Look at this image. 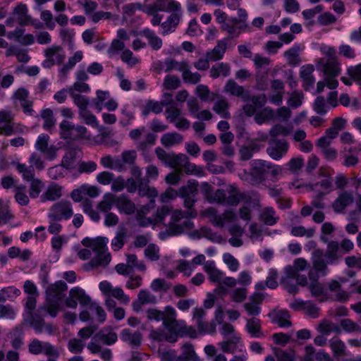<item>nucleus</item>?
<instances>
[{
    "instance_id": "nucleus-1",
    "label": "nucleus",
    "mask_w": 361,
    "mask_h": 361,
    "mask_svg": "<svg viewBox=\"0 0 361 361\" xmlns=\"http://www.w3.org/2000/svg\"><path fill=\"white\" fill-rule=\"evenodd\" d=\"M339 244L337 241L331 240L327 244V249H315L311 256L312 267L309 270L308 277L311 281L309 290L314 297H322L320 301L326 296L324 286L319 282L320 276H325L329 272L328 265L335 264L338 259V250Z\"/></svg>"
},
{
    "instance_id": "nucleus-2",
    "label": "nucleus",
    "mask_w": 361,
    "mask_h": 361,
    "mask_svg": "<svg viewBox=\"0 0 361 361\" xmlns=\"http://www.w3.org/2000/svg\"><path fill=\"white\" fill-rule=\"evenodd\" d=\"M166 310V318L163 326L167 333L163 329H152L149 334L151 339L176 343L178 337L188 336L192 338H196L197 332L192 326H188L183 319H177V312L174 307H168Z\"/></svg>"
},
{
    "instance_id": "nucleus-3",
    "label": "nucleus",
    "mask_w": 361,
    "mask_h": 361,
    "mask_svg": "<svg viewBox=\"0 0 361 361\" xmlns=\"http://www.w3.org/2000/svg\"><path fill=\"white\" fill-rule=\"evenodd\" d=\"M335 49L329 48L326 52V58H321L318 61V66L325 75L326 86L331 90L336 89L338 85L336 78L341 73V66L337 57L335 56Z\"/></svg>"
},
{
    "instance_id": "nucleus-4",
    "label": "nucleus",
    "mask_w": 361,
    "mask_h": 361,
    "mask_svg": "<svg viewBox=\"0 0 361 361\" xmlns=\"http://www.w3.org/2000/svg\"><path fill=\"white\" fill-rule=\"evenodd\" d=\"M82 244L85 247H92V251L96 254L89 263L92 267H106L110 262L111 255L106 252L105 238L93 241L91 238H85L82 240Z\"/></svg>"
},
{
    "instance_id": "nucleus-5",
    "label": "nucleus",
    "mask_w": 361,
    "mask_h": 361,
    "mask_svg": "<svg viewBox=\"0 0 361 361\" xmlns=\"http://www.w3.org/2000/svg\"><path fill=\"white\" fill-rule=\"evenodd\" d=\"M169 6L170 7L168 9L169 11L167 12L171 13V14L169 16L166 20L161 24V27L162 29L161 34L162 35H166L169 33L173 32L179 24L183 16L181 5L178 1L173 0Z\"/></svg>"
},
{
    "instance_id": "nucleus-6",
    "label": "nucleus",
    "mask_w": 361,
    "mask_h": 361,
    "mask_svg": "<svg viewBox=\"0 0 361 361\" xmlns=\"http://www.w3.org/2000/svg\"><path fill=\"white\" fill-rule=\"evenodd\" d=\"M59 128L61 137L63 139H90L91 137L86 127L80 125L75 126L66 120L61 122Z\"/></svg>"
},
{
    "instance_id": "nucleus-7",
    "label": "nucleus",
    "mask_w": 361,
    "mask_h": 361,
    "mask_svg": "<svg viewBox=\"0 0 361 361\" xmlns=\"http://www.w3.org/2000/svg\"><path fill=\"white\" fill-rule=\"evenodd\" d=\"M269 161L254 159L250 162V183L254 185L262 183L269 173Z\"/></svg>"
},
{
    "instance_id": "nucleus-8",
    "label": "nucleus",
    "mask_w": 361,
    "mask_h": 361,
    "mask_svg": "<svg viewBox=\"0 0 361 361\" xmlns=\"http://www.w3.org/2000/svg\"><path fill=\"white\" fill-rule=\"evenodd\" d=\"M28 352L31 355H37L44 354L47 357H54L58 358L59 357V352L58 348L47 341H42L38 338L32 339L28 345Z\"/></svg>"
},
{
    "instance_id": "nucleus-9",
    "label": "nucleus",
    "mask_w": 361,
    "mask_h": 361,
    "mask_svg": "<svg viewBox=\"0 0 361 361\" xmlns=\"http://www.w3.org/2000/svg\"><path fill=\"white\" fill-rule=\"evenodd\" d=\"M73 215L71 203L69 201L62 200L54 203L49 209L47 218L53 220H68Z\"/></svg>"
},
{
    "instance_id": "nucleus-10",
    "label": "nucleus",
    "mask_w": 361,
    "mask_h": 361,
    "mask_svg": "<svg viewBox=\"0 0 361 361\" xmlns=\"http://www.w3.org/2000/svg\"><path fill=\"white\" fill-rule=\"evenodd\" d=\"M46 59L42 61V66L44 68H50L54 65H61L66 59L63 49L59 45H53L44 50Z\"/></svg>"
},
{
    "instance_id": "nucleus-11",
    "label": "nucleus",
    "mask_w": 361,
    "mask_h": 361,
    "mask_svg": "<svg viewBox=\"0 0 361 361\" xmlns=\"http://www.w3.org/2000/svg\"><path fill=\"white\" fill-rule=\"evenodd\" d=\"M25 321L37 334L45 331L51 335L55 331V328L53 324L51 323H45L44 319L38 312H30L27 318L25 319Z\"/></svg>"
},
{
    "instance_id": "nucleus-12",
    "label": "nucleus",
    "mask_w": 361,
    "mask_h": 361,
    "mask_svg": "<svg viewBox=\"0 0 361 361\" xmlns=\"http://www.w3.org/2000/svg\"><path fill=\"white\" fill-rule=\"evenodd\" d=\"M205 214L212 224L217 227H224L226 222H232L236 219V214L232 209L226 210L222 214H218L215 209L209 207L206 209Z\"/></svg>"
},
{
    "instance_id": "nucleus-13",
    "label": "nucleus",
    "mask_w": 361,
    "mask_h": 361,
    "mask_svg": "<svg viewBox=\"0 0 361 361\" xmlns=\"http://www.w3.org/2000/svg\"><path fill=\"white\" fill-rule=\"evenodd\" d=\"M137 190L140 196L150 198L149 204L142 208V211H149V209L154 208L155 205L154 198L158 196L159 193L155 188L149 187V180L145 178L138 180Z\"/></svg>"
},
{
    "instance_id": "nucleus-14",
    "label": "nucleus",
    "mask_w": 361,
    "mask_h": 361,
    "mask_svg": "<svg viewBox=\"0 0 361 361\" xmlns=\"http://www.w3.org/2000/svg\"><path fill=\"white\" fill-rule=\"evenodd\" d=\"M155 153L158 159L166 166L171 168L179 167L185 161V155L183 154H176L173 152L168 153L161 147L155 149Z\"/></svg>"
},
{
    "instance_id": "nucleus-15",
    "label": "nucleus",
    "mask_w": 361,
    "mask_h": 361,
    "mask_svg": "<svg viewBox=\"0 0 361 361\" xmlns=\"http://www.w3.org/2000/svg\"><path fill=\"white\" fill-rule=\"evenodd\" d=\"M90 301V297L79 287H75L69 291V295L65 300V304L68 307L75 309L78 306V302L85 306Z\"/></svg>"
},
{
    "instance_id": "nucleus-16",
    "label": "nucleus",
    "mask_w": 361,
    "mask_h": 361,
    "mask_svg": "<svg viewBox=\"0 0 361 361\" xmlns=\"http://www.w3.org/2000/svg\"><path fill=\"white\" fill-rule=\"evenodd\" d=\"M289 145L285 140L272 139L269 142L267 152L274 160H279L285 156Z\"/></svg>"
},
{
    "instance_id": "nucleus-17",
    "label": "nucleus",
    "mask_w": 361,
    "mask_h": 361,
    "mask_svg": "<svg viewBox=\"0 0 361 361\" xmlns=\"http://www.w3.org/2000/svg\"><path fill=\"white\" fill-rule=\"evenodd\" d=\"M88 310H85L80 312L79 314L80 319L82 322H87L92 319L90 313L94 314L97 316V320L99 323H104L106 319V314L104 309L97 302L90 301L86 305Z\"/></svg>"
},
{
    "instance_id": "nucleus-18",
    "label": "nucleus",
    "mask_w": 361,
    "mask_h": 361,
    "mask_svg": "<svg viewBox=\"0 0 361 361\" xmlns=\"http://www.w3.org/2000/svg\"><path fill=\"white\" fill-rule=\"evenodd\" d=\"M49 136L47 134H40L35 144L37 150L44 154L49 160H53L56 156V147L54 145H49Z\"/></svg>"
},
{
    "instance_id": "nucleus-19",
    "label": "nucleus",
    "mask_w": 361,
    "mask_h": 361,
    "mask_svg": "<svg viewBox=\"0 0 361 361\" xmlns=\"http://www.w3.org/2000/svg\"><path fill=\"white\" fill-rule=\"evenodd\" d=\"M68 289L67 284L63 281H58L50 284L46 288V298L49 300L61 302L63 298V292Z\"/></svg>"
},
{
    "instance_id": "nucleus-20",
    "label": "nucleus",
    "mask_w": 361,
    "mask_h": 361,
    "mask_svg": "<svg viewBox=\"0 0 361 361\" xmlns=\"http://www.w3.org/2000/svg\"><path fill=\"white\" fill-rule=\"evenodd\" d=\"M224 91L229 93L231 95L235 96L241 98L245 102H249L250 99V94L248 90H245L243 86L237 84L233 79H229L224 87Z\"/></svg>"
},
{
    "instance_id": "nucleus-21",
    "label": "nucleus",
    "mask_w": 361,
    "mask_h": 361,
    "mask_svg": "<svg viewBox=\"0 0 361 361\" xmlns=\"http://www.w3.org/2000/svg\"><path fill=\"white\" fill-rule=\"evenodd\" d=\"M250 101L252 102V104H246L243 107L245 114L247 116L255 115L258 109L262 108L267 102V97L265 94L250 95Z\"/></svg>"
},
{
    "instance_id": "nucleus-22",
    "label": "nucleus",
    "mask_w": 361,
    "mask_h": 361,
    "mask_svg": "<svg viewBox=\"0 0 361 361\" xmlns=\"http://www.w3.org/2000/svg\"><path fill=\"white\" fill-rule=\"evenodd\" d=\"M353 202L354 196L353 192L347 190H343L339 192L337 198L333 202L332 207L335 212L341 213Z\"/></svg>"
},
{
    "instance_id": "nucleus-23",
    "label": "nucleus",
    "mask_w": 361,
    "mask_h": 361,
    "mask_svg": "<svg viewBox=\"0 0 361 361\" xmlns=\"http://www.w3.org/2000/svg\"><path fill=\"white\" fill-rule=\"evenodd\" d=\"M331 292L330 298L332 300L345 302L349 298V294L342 289L341 283L336 280H331L326 284Z\"/></svg>"
},
{
    "instance_id": "nucleus-24",
    "label": "nucleus",
    "mask_w": 361,
    "mask_h": 361,
    "mask_svg": "<svg viewBox=\"0 0 361 361\" xmlns=\"http://www.w3.org/2000/svg\"><path fill=\"white\" fill-rule=\"evenodd\" d=\"M164 97L166 99L164 101V104L168 106L165 111L166 114V119L170 123H175V121L180 117L181 114V110L173 102L172 99V94L165 93Z\"/></svg>"
},
{
    "instance_id": "nucleus-25",
    "label": "nucleus",
    "mask_w": 361,
    "mask_h": 361,
    "mask_svg": "<svg viewBox=\"0 0 361 361\" xmlns=\"http://www.w3.org/2000/svg\"><path fill=\"white\" fill-rule=\"evenodd\" d=\"M245 329L252 338H262L265 337L262 330L261 321L255 317L246 319Z\"/></svg>"
},
{
    "instance_id": "nucleus-26",
    "label": "nucleus",
    "mask_w": 361,
    "mask_h": 361,
    "mask_svg": "<svg viewBox=\"0 0 361 361\" xmlns=\"http://www.w3.org/2000/svg\"><path fill=\"white\" fill-rule=\"evenodd\" d=\"M272 323L276 324L281 328H288L292 326V322L290 321V315L287 310H281L274 311L269 314Z\"/></svg>"
},
{
    "instance_id": "nucleus-27",
    "label": "nucleus",
    "mask_w": 361,
    "mask_h": 361,
    "mask_svg": "<svg viewBox=\"0 0 361 361\" xmlns=\"http://www.w3.org/2000/svg\"><path fill=\"white\" fill-rule=\"evenodd\" d=\"M204 271L207 274L209 280L212 283H220L224 276V273L218 269L214 261L209 260L203 267Z\"/></svg>"
},
{
    "instance_id": "nucleus-28",
    "label": "nucleus",
    "mask_w": 361,
    "mask_h": 361,
    "mask_svg": "<svg viewBox=\"0 0 361 361\" xmlns=\"http://www.w3.org/2000/svg\"><path fill=\"white\" fill-rule=\"evenodd\" d=\"M227 48V39H223L217 42L216 45L206 53V57L211 61H216L223 59Z\"/></svg>"
},
{
    "instance_id": "nucleus-29",
    "label": "nucleus",
    "mask_w": 361,
    "mask_h": 361,
    "mask_svg": "<svg viewBox=\"0 0 361 361\" xmlns=\"http://www.w3.org/2000/svg\"><path fill=\"white\" fill-rule=\"evenodd\" d=\"M116 206L121 213L128 215L133 214L136 209L135 203L125 195H121L116 199Z\"/></svg>"
},
{
    "instance_id": "nucleus-30",
    "label": "nucleus",
    "mask_w": 361,
    "mask_h": 361,
    "mask_svg": "<svg viewBox=\"0 0 361 361\" xmlns=\"http://www.w3.org/2000/svg\"><path fill=\"white\" fill-rule=\"evenodd\" d=\"M240 342L241 337L240 335H238L227 338L226 340L219 343L218 345L224 353L234 354L237 351Z\"/></svg>"
},
{
    "instance_id": "nucleus-31",
    "label": "nucleus",
    "mask_w": 361,
    "mask_h": 361,
    "mask_svg": "<svg viewBox=\"0 0 361 361\" xmlns=\"http://www.w3.org/2000/svg\"><path fill=\"white\" fill-rule=\"evenodd\" d=\"M326 139H318L316 145L320 149L321 153L327 161H334L338 156L336 149L331 147V143L326 142Z\"/></svg>"
},
{
    "instance_id": "nucleus-32",
    "label": "nucleus",
    "mask_w": 361,
    "mask_h": 361,
    "mask_svg": "<svg viewBox=\"0 0 361 361\" xmlns=\"http://www.w3.org/2000/svg\"><path fill=\"white\" fill-rule=\"evenodd\" d=\"M83 58V54L82 51H77L75 52L73 56L68 59V61L65 63L59 70V76L63 78H66L77 63L80 62Z\"/></svg>"
},
{
    "instance_id": "nucleus-33",
    "label": "nucleus",
    "mask_w": 361,
    "mask_h": 361,
    "mask_svg": "<svg viewBox=\"0 0 361 361\" xmlns=\"http://www.w3.org/2000/svg\"><path fill=\"white\" fill-rule=\"evenodd\" d=\"M121 338L130 345L138 346L141 343L142 334L137 331L125 329L121 333Z\"/></svg>"
},
{
    "instance_id": "nucleus-34",
    "label": "nucleus",
    "mask_w": 361,
    "mask_h": 361,
    "mask_svg": "<svg viewBox=\"0 0 361 361\" xmlns=\"http://www.w3.org/2000/svg\"><path fill=\"white\" fill-rule=\"evenodd\" d=\"M314 71V67L312 64L304 65L300 68V76L304 82L305 89L312 87L315 82V78L312 74Z\"/></svg>"
},
{
    "instance_id": "nucleus-35",
    "label": "nucleus",
    "mask_w": 361,
    "mask_h": 361,
    "mask_svg": "<svg viewBox=\"0 0 361 361\" xmlns=\"http://www.w3.org/2000/svg\"><path fill=\"white\" fill-rule=\"evenodd\" d=\"M61 196V187L56 183H52L40 196V199L42 202H46L47 201H54Z\"/></svg>"
},
{
    "instance_id": "nucleus-36",
    "label": "nucleus",
    "mask_w": 361,
    "mask_h": 361,
    "mask_svg": "<svg viewBox=\"0 0 361 361\" xmlns=\"http://www.w3.org/2000/svg\"><path fill=\"white\" fill-rule=\"evenodd\" d=\"M27 7L25 4H20L14 8L13 15L16 16L20 25H34L32 18L27 15Z\"/></svg>"
},
{
    "instance_id": "nucleus-37",
    "label": "nucleus",
    "mask_w": 361,
    "mask_h": 361,
    "mask_svg": "<svg viewBox=\"0 0 361 361\" xmlns=\"http://www.w3.org/2000/svg\"><path fill=\"white\" fill-rule=\"evenodd\" d=\"M231 73V66L226 63H218L212 66L209 71V75L213 79H216L220 76L227 77Z\"/></svg>"
},
{
    "instance_id": "nucleus-38",
    "label": "nucleus",
    "mask_w": 361,
    "mask_h": 361,
    "mask_svg": "<svg viewBox=\"0 0 361 361\" xmlns=\"http://www.w3.org/2000/svg\"><path fill=\"white\" fill-rule=\"evenodd\" d=\"M183 137L176 132L166 133L161 137V145L165 147H171L182 143Z\"/></svg>"
},
{
    "instance_id": "nucleus-39",
    "label": "nucleus",
    "mask_w": 361,
    "mask_h": 361,
    "mask_svg": "<svg viewBox=\"0 0 361 361\" xmlns=\"http://www.w3.org/2000/svg\"><path fill=\"white\" fill-rule=\"evenodd\" d=\"M173 0H152V2L146 6V12L153 14L158 11H169V6Z\"/></svg>"
},
{
    "instance_id": "nucleus-40",
    "label": "nucleus",
    "mask_w": 361,
    "mask_h": 361,
    "mask_svg": "<svg viewBox=\"0 0 361 361\" xmlns=\"http://www.w3.org/2000/svg\"><path fill=\"white\" fill-rule=\"evenodd\" d=\"M189 218H187L182 224L169 223L167 232L171 235H178L182 234L186 230H190L194 226V224Z\"/></svg>"
},
{
    "instance_id": "nucleus-41",
    "label": "nucleus",
    "mask_w": 361,
    "mask_h": 361,
    "mask_svg": "<svg viewBox=\"0 0 361 361\" xmlns=\"http://www.w3.org/2000/svg\"><path fill=\"white\" fill-rule=\"evenodd\" d=\"M259 219L266 225L273 226L277 223L279 217L276 216V211L273 207H267L260 212Z\"/></svg>"
},
{
    "instance_id": "nucleus-42",
    "label": "nucleus",
    "mask_w": 361,
    "mask_h": 361,
    "mask_svg": "<svg viewBox=\"0 0 361 361\" xmlns=\"http://www.w3.org/2000/svg\"><path fill=\"white\" fill-rule=\"evenodd\" d=\"M116 199L115 196L110 192H106L104 195L102 200L97 204V209L103 213H109L116 204Z\"/></svg>"
},
{
    "instance_id": "nucleus-43",
    "label": "nucleus",
    "mask_w": 361,
    "mask_h": 361,
    "mask_svg": "<svg viewBox=\"0 0 361 361\" xmlns=\"http://www.w3.org/2000/svg\"><path fill=\"white\" fill-rule=\"evenodd\" d=\"M141 35L147 38L148 44L152 49L157 51L161 48L162 39L156 35L153 30L145 28L141 32Z\"/></svg>"
},
{
    "instance_id": "nucleus-44",
    "label": "nucleus",
    "mask_w": 361,
    "mask_h": 361,
    "mask_svg": "<svg viewBox=\"0 0 361 361\" xmlns=\"http://www.w3.org/2000/svg\"><path fill=\"white\" fill-rule=\"evenodd\" d=\"M137 159V152L135 150H126L123 151L121 157L118 158V161H120V164L121 168L119 169V172H123L126 171V165H129L130 166L133 165L135 163Z\"/></svg>"
},
{
    "instance_id": "nucleus-45",
    "label": "nucleus",
    "mask_w": 361,
    "mask_h": 361,
    "mask_svg": "<svg viewBox=\"0 0 361 361\" xmlns=\"http://www.w3.org/2000/svg\"><path fill=\"white\" fill-rule=\"evenodd\" d=\"M117 339V334L114 331L105 329L101 330L93 338V340L101 341L108 345L115 343Z\"/></svg>"
},
{
    "instance_id": "nucleus-46",
    "label": "nucleus",
    "mask_w": 361,
    "mask_h": 361,
    "mask_svg": "<svg viewBox=\"0 0 361 361\" xmlns=\"http://www.w3.org/2000/svg\"><path fill=\"white\" fill-rule=\"evenodd\" d=\"M168 307H173L171 305L166 306L163 310L157 308H149L146 311L147 319L149 321H156L157 322H162V325L164 324V320L166 318V309Z\"/></svg>"
},
{
    "instance_id": "nucleus-47",
    "label": "nucleus",
    "mask_w": 361,
    "mask_h": 361,
    "mask_svg": "<svg viewBox=\"0 0 361 361\" xmlns=\"http://www.w3.org/2000/svg\"><path fill=\"white\" fill-rule=\"evenodd\" d=\"M198 183L196 180H188L187 185L180 187L178 190L179 197H196L197 194Z\"/></svg>"
},
{
    "instance_id": "nucleus-48",
    "label": "nucleus",
    "mask_w": 361,
    "mask_h": 361,
    "mask_svg": "<svg viewBox=\"0 0 361 361\" xmlns=\"http://www.w3.org/2000/svg\"><path fill=\"white\" fill-rule=\"evenodd\" d=\"M179 167L184 169L187 174L195 175L197 176H204V171L202 166H199L188 161V157L185 155V161H184Z\"/></svg>"
},
{
    "instance_id": "nucleus-49",
    "label": "nucleus",
    "mask_w": 361,
    "mask_h": 361,
    "mask_svg": "<svg viewBox=\"0 0 361 361\" xmlns=\"http://www.w3.org/2000/svg\"><path fill=\"white\" fill-rule=\"evenodd\" d=\"M195 93L201 101L204 102H212L214 100L216 94L212 92L209 87L204 85L197 86Z\"/></svg>"
},
{
    "instance_id": "nucleus-50",
    "label": "nucleus",
    "mask_w": 361,
    "mask_h": 361,
    "mask_svg": "<svg viewBox=\"0 0 361 361\" xmlns=\"http://www.w3.org/2000/svg\"><path fill=\"white\" fill-rule=\"evenodd\" d=\"M222 31L226 32L229 38H236L240 36L241 32L245 30L243 25L235 26L233 23L226 22L221 25Z\"/></svg>"
},
{
    "instance_id": "nucleus-51",
    "label": "nucleus",
    "mask_w": 361,
    "mask_h": 361,
    "mask_svg": "<svg viewBox=\"0 0 361 361\" xmlns=\"http://www.w3.org/2000/svg\"><path fill=\"white\" fill-rule=\"evenodd\" d=\"M182 78L185 82L195 85L200 81L201 75L197 72L192 73L188 63L182 72Z\"/></svg>"
},
{
    "instance_id": "nucleus-52",
    "label": "nucleus",
    "mask_w": 361,
    "mask_h": 361,
    "mask_svg": "<svg viewBox=\"0 0 361 361\" xmlns=\"http://www.w3.org/2000/svg\"><path fill=\"white\" fill-rule=\"evenodd\" d=\"M301 50L299 44H294L292 47L284 52V56L289 64L295 65L298 63V56Z\"/></svg>"
},
{
    "instance_id": "nucleus-53",
    "label": "nucleus",
    "mask_w": 361,
    "mask_h": 361,
    "mask_svg": "<svg viewBox=\"0 0 361 361\" xmlns=\"http://www.w3.org/2000/svg\"><path fill=\"white\" fill-rule=\"evenodd\" d=\"M16 201L21 206H27L30 200L26 194V187L20 185L15 187V195Z\"/></svg>"
},
{
    "instance_id": "nucleus-54",
    "label": "nucleus",
    "mask_w": 361,
    "mask_h": 361,
    "mask_svg": "<svg viewBox=\"0 0 361 361\" xmlns=\"http://www.w3.org/2000/svg\"><path fill=\"white\" fill-rule=\"evenodd\" d=\"M79 118L86 125L92 128L98 127V121L97 117L90 111L87 109L79 111Z\"/></svg>"
},
{
    "instance_id": "nucleus-55",
    "label": "nucleus",
    "mask_w": 361,
    "mask_h": 361,
    "mask_svg": "<svg viewBox=\"0 0 361 361\" xmlns=\"http://www.w3.org/2000/svg\"><path fill=\"white\" fill-rule=\"evenodd\" d=\"M16 170L22 175L23 180L27 181L34 180L35 169L32 166H27L25 164L18 163L16 165Z\"/></svg>"
},
{
    "instance_id": "nucleus-56",
    "label": "nucleus",
    "mask_w": 361,
    "mask_h": 361,
    "mask_svg": "<svg viewBox=\"0 0 361 361\" xmlns=\"http://www.w3.org/2000/svg\"><path fill=\"white\" fill-rule=\"evenodd\" d=\"M290 233L295 237L305 236L307 238H310L315 234V228H305L302 226H293L290 230Z\"/></svg>"
},
{
    "instance_id": "nucleus-57",
    "label": "nucleus",
    "mask_w": 361,
    "mask_h": 361,
    "mask_svg": "<svg viewBox=\"0 0 361 361\" xmlns=\"http://www.w3.org/2000/svg\"><path fill=\"white\" fill-rule=\"evenodd\" d=\"M228 102L224 99H219L213 106V110L225 118H229L231 117L230 113L228 111Z\"/></svg>"
},
{
    "instance_id": "nucleus-58",
    "label": "nucleus",
    "mask_w": 361,
    "mask_h": 361,
    "mask_svg": "<svg viewBox=\"0 0 361 361\" xmlns=\"http://www.w3.org/2000/svg\"><path fill=\"white\" fill-rule=\"evenodd\" d=\"M157 137V136L154 133H147L144 140L137 142V149L142 152L147 150L155 145Z\"/></svg>"
},
{
    "instance_id": "nucleus-59",
    "label": "nucleus",
    "mask_w": 361,
    "mask_h": 361,
    "mask_svg": "<svg viewBox=\"0 0 361 361\" xmlns=\"http://www.w3.org/2000/svg\"><path fill=\"white\" fill-rule=\"evenodd\" d=\"M60 302L56 300H49L46 298V302L43 306L41 307L42 310L47 312L49 315L54 318L57 316L59 312Z\"/></svg>"
},
{
    "instance_id": "nucleus-60",
    "label": "nucleus",
    "mask_w": 361,
    "mask_h": 361,
    "mask_svg": "<svg viewBox=\"0 0 361 361\" xmlns=\"http://www.w3.org/2000/svg\"><path fill=\"white\" fill-rule=\"evenodd\" d=\"M329 345L336 355L343 356L345 355V345L339 338H332L329 341Z\"/></svg>"
},
{
    "instance_id": "nucleus-61",
    "label": "nucleus",
    "mask_w": 361,
    "mask_h": 361,
    "mask_svg": "<svg viewBox=\"0 0 361 361\" xmlns=\"http://www.w3.org/2000/svg\"><path fill=\"white\" fill-rule=\"evenodd\" d=\"M100 164L104 168L114 169L118 172L121 168L118 157L114 159L110 155L102 157L100 159Z\"/></svg>"
},
{
    "instance_id": "nucleus-62",
    "label": "nucleus",
    "mask_w": 361,
    "mask_h": 361,
    "mask_svg": "<svg viewBox=\"0 0 361 361\" xmlns=\"http://www.w3.org/2000/svg\"><path fill=\"white\" fill-rule=\"evenodd\" d=\"M70 95L73 99L74 104L78 106L79 111L87 109L90 104V99L87 96L73 92H71Z\"/></svg>"
},
{
    "instance_id": "nucleus-63",
    "label": "nucleus",
    "mask_w": 361,
    "mask_h": 361,
    "mask_svg": "<svg viewBox=\"0 0 361 361\" xmlns=\"http://www.w3.org/2000/svg\"><path fill=\"white\" fill-rule=\"evenodd\" d=\"M44 188V184L41 180L37 178L31 180L28 190L30 197L33 199L37 198Z\"/></svg>"
},
{
    "instance_id": "nucleus-64",
    "label": "nucleus",
    "mask_w": 361,
    "mask_h": 361,
    "mask_svg": "<svg viewBox=\"0 0 361 361\" xmlns=\"http://www.w3.org/2000/svg\"><path fill=\"white\" fill-rule=\"evenodd\" d=\"M166 66V72H170L173 70H176L180 72H183L185 66L187 65L188 62L185 61H183L181 62H178L177 61L172 59H166L165 62Z\"/></svg>"
}]
</instances>
